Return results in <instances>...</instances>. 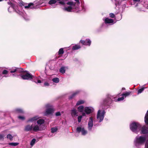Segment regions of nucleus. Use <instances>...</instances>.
Returning a JSON list of instances; mask_svg holds the SVG:
<instances>
[{"label":"nucleus","mask_w":148,"mask_h":148,"mask_svg":"<svg viewBox=\"0 0 148 148\" xmlns=\"http://www.w3.org/2000/svg\"><path fill=\"white\" fill-rule=\"evenodd\" d=\"M144 89H145V88H141L140 89H139L138 90V94H140L141 93H142L143 91V90H144Z\"/></svg>","instance_id":"36"},{"label":"nucleus","mask_w":148,"mask_h":148,"mask_svg":"<svg viewBox=\"0 0 148 148\" xmlns=\"http://www.w3.org/2000/svg\"><path fill=\"white\" fill-rule=\"evenodd\" d=\"M46 110L44 113V115H47L52 114L54 111V109L52 106L50 104H47L45 106Z\"/></svg>","instance_id":"8"},{"label":"nucleus","mask_w":148,"mask_h":148,"mask_svg":"<svg viewBox=\"0 0 148 148\" xmlns=\"http://www.w3.org/2000/svg\"><path fill=\"white\" fill-rule=\"evenodd\" d=\"M9 145L12 146H16L18 144V143H9Z\"/></svg>","instance_id":"35"},{"label":"nucleus","mask_w":148,"mask_h":148,"mask_svg":"<svg viewBox=\"0 0 148 148\" xmlns=\"http://www.w3.org/2000/svg\"><path fill=\"white\" fill-rule=\"evenodd\" d=\"M104 21L106 24H110V25H112L114 23L113 19L108 18H105L104 20Z\"/></svg>","instance_id":"17"},{"label":"nucleus","mask_w":148,"mask_h":148,"mask_svg":"<svg viewBox=\"0 0 148 148\" xmlns=\"http://www.w3.org/2000/svg\"><path fill=\"white\" fill-rule=\"evenodd\" d=\"M58 128L57 127H55L51 128V132L52 133H53L55 132H56L58 130Z\"/></svg>","instance_id":"28"},{"label":"nucleus","mask_w":148,"mask_h":148,"mask_svg":"<svg viewBox=\"0 0 148 148\" xmlns=\"http://www.w3.org/2000/svg\"><path fill=\"white\" fill-rule=\"evenodd\" d=\"M66 68V66H63L60 69V73L64 74L65 72V69Z\"/></svg>","instance_id":"24"},{"label":"nucleus","mask_w":148,"mask_h":148,"mask_svg":"<svg viewBox=\"0 0 148 148\" xmlns=\"http://www.w3.org/2000/svg\"><path fill=\"white\" fill-rule=\"evenodd\" d=\"M80 92V91L79 90L75 91L71 96L69 97V99H71L75 96L77 95Z\"/></svg>","instance_id":"21"},{"label":"nucleus","mask_w":148,"mask_h":148,"mask_svg":"<svg viewBox=\"0 0 148 148\" xmlns=\"http://www.w3.org/2000/svg\"><path fill=\"white\" fill-rule=\"evenodd\" d=\"M61 115V114L60 112H57L56 113V116H59Z\"/></svg>","instance_id":"46"},{"label":"nucleus","mask_w":148,"mask_h":148,"mask_svg":"<svg viewBox=\"0 0 148 148\" xmlns=\"http://www.w3.org/2000/svg\"><path fill=\"white\" fill-rule=\"evenodd\" d=\"M77 112L75 109H73L71 110V115L72 116H77Z\"/></svg>","instance_id":"26"},{"label":"nucleus","mask_w":148,"mask_h":148,"mask_svg":"<svg viewBox=\"0 0 148 148\" xmlns=\"http://www.w3.org/2000/svg\"><path fill=\"white\" fill-rule=\"evenodd\" d=\"M18 118L19 119H21L22 120H24L25 119V117L23 116H19L18 117Z\"/></svg>","instance_id":"43"},{"label":"nucleus","mask_w":148,"mask_h":148,"mask_svg":"<svg viewBox=\"0 0 148 148\" xmlns=\"http://www.w3.org/2000/svg\"><path fill=\"white\" fill-rule=\"evenodd\" d=\"M49 86V84L47 82H45L44 83V86Z\"/></svg>","instance_id":"44"},{"label":"nucleus","mask_w":148,"mask_h":148,"mask_svg":"<svg viewBox=\"0 0 148 148\" xmlns=\"http://www.w3.org/2000/svg\"><path fill=\"white\" fill-rule=\"evenodd\" d=\"M105 113L106 112L104 110H99L98 111L97 118L98 122L101 123L102 121L104 119Z\"/></svg>","instance_id":"7"},{"label":"nucleus","mask_w":148,"mask_h":148,"mask_svg":"<svg viewBox=\"0 0 148 148\" xmlns=\"http://www.w3.org/2000/svg\"><path fill=\"white\" fill-rule=\"evenodd\" d=\"M14 111L15 112L18 113L23 114L24 113L23 110V109L19 108H17L15 109L14 110Z\"/></svg>","instance_id":"20"},{"label":"nucleus","mask_w":148,"mask_h":148,"mask_svg":"<svg viewBox=\"0 0 148 148\" xmlns=\"http://www.w3.org/2000/svg\"><path fill=\"white\" fill-rule=\"evenodd\" d=\"M109 15L111 18H114L115 17V15L113 13H110Z\"/></svg>","instance_id":"42"},{"label":"nucleus","mask_w":148,"mask_h":148,"mask_svg":"<svg viewBox=\"0 0 148 148\" xmlns=\"http://www.w3.org/2000/svg\"><path fill=\"white\" fill-rule=\"evenodd\" d=\"M113 98V96L108 97L103 100L104 105H109L112 102V99Z\"/></svg>","instance_id":"12"},{"label":"nucleus","mask_w":148,"mask_h":148,"mask_svg":"<svg viewBox=\"0 0 148 148\" xmlns=\"http://www.w3.org/2000/svg\"><path fill=\"white\" fill-rule=\"evenodd\" d=\"M23 69H18V68H14V69H13L12 70L10 71V73H14L16 71H18L19 73L23 72Z\"/></svg>","instance_id":"18"},{"label":"nucleus","mask_w":148,"mask_h":148,"mask_svg":"<svg viewBox=\"0 0 148 148\" xmlns=\"http://www.w3.org/2000/svg\"><path fill=\"white\" fill-rule=\"evenodd\" d=\"M12 10H13L19 15H22L23 14L22 12L18 9L17 7H16L14 5H12V6L9 7L8 9V11L10 12H11Z\"/></svg>","instance_id":"10"},{"label":"nucleus","mask_w":148,"mask_h":148,"mask_svg":"<svg viewBox=\"0 0 148 148\" xmlns=\"http://www.w3.org/2000/svg\"><path fill=\"white\" fill-rule=\"evenodd\" d=\"M93 126V119L92 117L89 118L88 122V129L89 131H91Z\"/></svg>","instance_id":"11"},{"label":"nucleus","mask_w":148,"mask_h":148,"mask_svg":"<svg viewBox=\"0 0 148 148\" xmlns=\"http://www.w3.org/2000/svg\"><path fill=\"white\" fill-rule=\"evenodd\" d=\"M39 117L38 116H35L32 118L29 119L27 121V122H33L39 119Z\"/></svg>","instance_id":"19"},{"label":"nucleus","mask_w":148,"mask_h":148,"mask_svg":"<svg viewBox=\"0 0 148 148\" xmlns=\"http://www.w3.org/2000/svg\"><path fill=\"white\" fill-rule=\"evenodd\" d=\"M145 148H148V139H147L145 144Z\"/></svg>","instance_id":"40"},{"label":"nucleus","mask_w":148,"mask_h":148,"mask_svg":"<svg viewBox=\"0 0 148 148\" xmlns=\"http://www.w3.org/2000/svg\"><path fill=\"white\" fill-rule=\"evenodd\" d=\"M82 10H84V11L85 10V9H84V7H82Z\"/></svg>","instance_id":"52"},{"label":"nucleus","mask_w":148,"mask_h":148,"mask_svg":"<svg viewBox=\"0 0 148 148\" xmlns=\"http://www.w3.org/2000/svg\"><path fill=\"white\" fill-rule=\"evenodd\" d=\"M122 89V90H125V88H123Z\"/></svg>","instance_id":"50"},{"label":"nucleus","mask_w":148,"mask_h":148,"mask_svg":"<svg viewBox=\"0 0 148 148\" xmlns=\"http://www.w3.org/2000/svg\"><path fill=\"white\" fill-rule=\"evenodd\" d=\"M57 0L59 1V3L62 5H64L66 4L67 5L63 8L62 9L64 11L68 12H73V9H76L77 8L78 5L80 4L79 0H74L77 3V4L76 3L71 1H68L66 3L68 0Z\"/></svg>","instance_id":"1"},{"label":"nucleus","mask_w":148,"mask_h":148,"mask_svg":"<svg viewBox=\"0 0 148 148\" xmlns=\"http://www.w3.org/2000/svg\"><path fill=\"white\" fill-rule=\"evenodd\" d=\"M84 107L82 106H81L78 108V110L79 111L82 112L83 111Z\"/></svg>","instance_id":"31"},{"label":"nucleus","mask_w":148,"mask_h":148,"mask_svg":"<svg viewBox=\"0 0 148 148\" xmlns=\"http://www.w3.org/2000/svg\"><path fill=\"white\" fill-rule=\"evenodd\" d=\"M36 4L34 3H30L28 4L27 5L24 6V8L27 9L36 8L35 7Z\"/></svg>","instance_id":"15"},{"label":"nucleus","mask_w":148,"mask_h":148,"mask_svg":"<svg viewBox=\"0 0 148 148\" xmlns=\"http://www.w3.org/2000/svg\"><path fill=\"white\" fill-rule=\"evenodd\" d=\"M140 1V0H133V1L135 3L139 2Z\"/></svg>","instance_id":"49"},{"label":"nucleus","mask_w":148,"mask_h":148,"mask_svg":"<svg viewBox=\"0 0 148 148\" xmlns=\"http://www.w3.org/2000/svg\"><path fill=\"white\" fill-rule=\"evenodd\" d=\"M76 132L78 133H81V134L83 136H85L88 133V131L82 126L77 127L76 128Z\"/></svg>","instance_id":"9"},{"label":"nucleus","mask_w":148,"mask_h":148,"mask_svg":"<svg viewBox=\"0 0 148 148\" xmlns=\"http://www.w3.org/2000/svg\"><path fill=\"white\" fill-rule=\"evenodd\" d=\"M44 129L41 128L40 126L37 125L32 124V125H26L25 128L24 130L26 131H30L32 130L35 132L41 131Z\"/></svg>","instance_id":"4"},{"label":"nucleus","mask_w":148,"mask_h":148,"mask_svg":"<svg viewBox=\"0 0 148 148\" xmlns=\"http://www.w3.org/2000/svg\"><path fill=\"white\" fill-rule=\"evenodd\" d=\"M80 42L84 45L90 46L91 44V41L89 39H87L85 41L81 40Z\"/></svg>","instance_id":"13"},{"label":"nucleus","mask_w":148,"mask_h":148,"mask_svg":"<svg viewBox=\"0 0 148 148\" xmlns=\"http://www.w3.org/2000/svg\"><path fill=\"white\" fill-rule=\"evenodd\" d=\"M144 121L145 123L148 125V110L145 114V118ZM140 133L141 134H148V127L146 126H141Z\"/></svg>","instance_id":"6"},{"label":"nucleus","mask_w":148,"mask_h":148,"mask_svg":"<svg viewBox=\"0 0 148 148\" xmlns=\"http://www.w3.org/2000/svg\"><path fill=\"white\" fill-rule=\"evenodd\" d=\"M141 125L138 123L133 122L130 125V129L133 132L138 134L140 130Z\"/></svg>","instance_id":"5"},{"label":"nucleus","mask_w":148,"mask_h":148,"mask_svg":"<svg viewBox=\"0 0 148 148\" xmlns=\"http://www.w3.org/2000/svg\"><path fill=\"white\" fill-rule=\"evenodd\" d=\"M84 101L83 100H80L78 101L76 104V106H79L80 104H82L84 103Z\"/></svg>","instance_id":"30"},{"label":"nucleus","mask_w":148,"mask_h":148,"mask_svg":"<svg viewBox=\"0 0 148 148\" xmlns=\"http://www.w3.org/2000/svg\"><path fill=\"white\" fill-rule=\"evenodd\" d=\"M52 81L54 83H58L59 82V79L58 77H55L52 79Z\"/></svg>","instance_id":"29"},{"label":"nucleus","mask_w":148,"mask_h":148,"mask_svg":"<svg viewBox=\"0 0 148 148\" xmlns=\"http://www.w3.org/2000/svg\"><path fill=\"white\" fill-rule=\"evenodd\" d=\"M45 121L43 119H40L37 121V123L38 125H41L44 123Z\"/></svg>","instance_id":"27"},{"label":"nucleus","mask_w":148,"mask_h":148,"mask_svg":"<svg viewBox=\"0 0 148 148\" xmlns=\"http://www.w3.org/2000/svg\"><path fill=\"white\" fill-rule=\"evenodd\" d=\"M94 109L92 107H86L84 109L85 112L87 114H89L94 111Z\"/></svg>","instance_id":"16"},{"label":"nucleus","mask_w":148,"mask_h":148,"mask_svg":"<svg viewBox=\"0 0 148 148\" xmlns=\"http://www.w3.org/2000/svg\"><path fill=\"white\" fill-rule=\"evenodd\" d=\"M82 116H85V113H82Z\"/></svg>","instance_id":"51"},{"label":"nucleus","mask_w":148,"mask_h":148,"mask_svg":"<svg viewBox=\"0 0 148 148\" xmlns=\"http://www.w3.org/2000/svg\"><path fill=\"white\" fill-rule=\"evenodd\" d=\"M36 141V139L35 138H33L32 140L30 142V145L32 146L35 144Z\"/></svg>","instance_id":"38"},{"label":"nucleus","mask_w":148,"mask_h":148,"mask_svg":"<svg viewBox=\"0 0 148 148\" xmlns=\"http://www.w3.org/2000/svg\"><path fill=\"white\" fill-rule=\"evenodd\" d=\"M8 4L10 5L11 6H12V5H13L10 1L8 2Z\"/></svg>","instance_id":"48"},{"label":"nucleus","mask_w":148,"mask_h":148,"mask_svg":"<svg viewBox=\"0 0 148 148\" xmlns=\"http://www.w3.org/2000/svg\"><path fill=\"white\" fill-rule=\"evenodd\" d=\"M23 14L22 15H21L23 17L24 19L26 21H28L29 20L30 18L27 15L25 14L23 12H22Z\"/></svg>","instance_id":"23"},{"label":"nucleus","mask_w":148,"mask_h":148,"mask_svg":"<svg viewBox=\"0 0 148 148\" xmlns=\"http://www.w3.org/2000/svg\"><path fill=\"white\" fill-rule=\"evenodd\" d=\"M52 133H50L48 135V136L49 137H51L52 136H53V134H52Z\"/></svg>","instance_id":"47"},{"label":"nucleus","mask_w":148,"mask_h":148,"mask_svg":"<svg viewBox=\"0 0 148 148\" xmlns=\"http://www.w3.org/2000/svg\"><path fill=\"white\" fill-rule=\"evenodd\" d=\"M57 2L56 0H50L49 2V4L51 5L56 3Z\"/></svg>","instance_id":"33"},{"label":"nucleus","mask_w":148,"mask_h":148,"mask_svg":"<svg viewBox=\"0 0 148 148\" xmlns=\"http://www.w3.org/2000/svg\"><path fill=\"white\" fill-rule=\"evenodd\" d=\"M115 5H116V6H117V4L116 3H115Z\"/></svg>","instance_id":"53"},{"label":"nucleus","mask_w":148,"mask_h":148,"mask_svg":"<svg viewBox=\"0 0 148 148\" xmlns=\"http://www.w3.org/2000/svg\"><path fill=\"white\" fill-rule=\"evenodd\" d=\"M20 76L23 79L29 80L33 79V81L36 84L41 83V81L38 80L37 77L32 75L28 72H24L23 74H20Z\"/></svg>","instance_id":"3"},{"label":"nucleus","mask_w":148,"mask_h":148,"mask_svg":"<svg viewBox=\"0 0 148 148\" xmlns=\"http://www.w3.org/2000/svg\"><path fill=\"white\" fill-rule=\"evenodd\" d=\"M81 47L80 45H75L72 48V49L73 50H77L80 48Z\"/></svg>","instance_id":"25"},{"label":"nucleus","mask_w":148,"mask_h":148,"mask_svg":"<svg viewBox=\"0 0 148 148\" xmlns=\"http://www.w3.org/2000/svg\"><path fill=\"white\" fill-rule=\"evenodd\" d=\"M124 98L123 96L122 97H121L117 99V101H123L124 100Z\"/></svg>","instance_id":"41"},{"label":"nucleus","mask_w":148,"mask_h":148,"mask_svg":"<svg viewBox=\"0 0 148 148\" xmlns=\"http://www.w3.org/2000/svg\"><path fill=\"white\" fill-rule=\"evenodd\" d=\"M147 140L146 136L138 135L134 138V143L135 146L138 147L145 144Z\"/></svg>","instance_id":"2"},{"label":"nucleus","mask_w":148,"mask_h":148,"mask_svg":"<svg viewBox=\"0 0 148 148\" xmlns=\"http://www.w3.org/2000/svg\"><path fill=\"white\" fill-rule=\"evenodd\" d=\"M48 1V0H40L37 3L34 2V3L36 4L35 7L36 8H37L40 6L42 4L45 3Z\"/></svg>","instance_id":"14"},{"label":"nucleus","mask_w":148,"mask_h":148,"mask_svg":"<svg viewBox=\"0 0 148 148\" xmlns=\"http://www.w3.org/2000/svg\"><path fill=\"white\" fill-rule=\"evenodd\" d=\"M7 138L8 139H9L10 140H13V137L10 134H8L7 136Z\"/></svg>","instance_id":"32"},{"label":"nucleus","mask_w":148,"mask_h":148,"mask_svg":"<svg viewBox=\"0 0 148 148\" xmlns=\"http://www.w3.org/2000/svg\"><path fill=\"white\" fill-rule=\"evenodd\" d=\"M131 93V91H130L129 92H126L122 94L121 95L123 96L124 98H125L126 97L129 96L130 94Z\"/></svg>","instance_id":"22"},{"label":"nucleus","mask_w":148,"mask_h":148,"mask_svg":"<svg viewBox=\"0 0 148 148\" xmlns=\"http://www.w3.org/2000/svg\"><path fill=\"white\" fill-rule=\"evenodd\" d=\"M82 117V115L79 116L78 117V121L79 123L81 122Z\"/></svg>","instance_id":"39"},{"label":"nucleus","mask_w":148,"mask_h":148,"mask_svg":"<svg viewBox=\"0 0 148 148\" xmlns=\"http://www.w3.org/2000/svg\"><path fill=\"white\" fill-rule=\"evenodd\" d=\"M5 132V131L3 132V134H0V140H3L4 139V137L5 136L4 134H3V133Z\"/></svg>","instance_id":"34"},{"label":"nucleus","mask_w":148,"mask_h":148,"mask_svg":"<svg viewBox=\"0 0 148 148\" xmlns=\"http://www.w3.org/2000/svg\"><path fill=\"white\" fill-rule=\"evenodd\" d=\"M64 50L62 48L60 49L58 51V54L59 55L62 54L64 53Z\"/></svg>","instance_id":"37"},{"label":"nucleus","mask_w":148,"mask_h":148,"mask_svg":"<svg viewBox=\"0 0 148 148\" xmlns=\"http://www.w3.org/2000/svg\"><path fill=\"white\" fill-rule=\"evenodd\" d=\"M8 73V71L6 70H4L2 72V73L3 74H6Z\"/></svg>","instance_id":"45"}]
</instances>
